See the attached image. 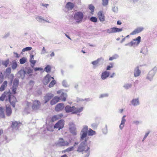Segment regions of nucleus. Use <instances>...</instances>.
<instances>
[{
  "label": "nucleus",
  "instance_id": "nucleus-14",
  "mask_svg": "<svg viewBox=\"0 0 157 157\" xmlns=\"http://www.w3.org/2000/svg\"><path fill=\"white\" fill-rule=\"evenodd\" d=\"M63 103H60L57 104L55 107V110L57 112H59L63 110L64 108Z\"/></svg>",
  "mask_w": 157,
  "mask_h": 157
},
{
  "label": "nucleus",
  "instance_id": "nucleus-53",
  "mask_svg": "<svg viewBox=\"0 0 157 157\" xmlns=\"http://www.w3.org/2000/svg\"><path fill=\"white\" fill-rule=\"evenodd\" d=\"M34 56L33 55H31L30 56V59H33Z\"/></svg>",
  "mask_w": 157,
  "mask_h": 157
},
{
  "label": "nucleus",
  "instance_id": "nucleus-36",
  "mask_svg": "<svg viewBox=\"0 0 157 157\" xmlns=\"http://www.w3.org/2000/svg\"><path fill=\"white\" fill-rule=\"evenodd\" d=\"M27 61V59L25 57H23L20 60V63L23 64L25 63Z\"/></svg>",
  "mask_w": 157,
  "mask_h": 157
},
{
  "label": "nucleus",
  "instance_id": "nucleus-35",
  "mask_svg": "<svg viewBox=\"0 0 157 157\" xmlns=\"http://www.w3.org/2000/svg\"><path fill=\"white\" fill-rule=\"evenodd\" d=\"M74 147L73 146L71 147H69L67 148L66 149H65V150H64V152H69L71 151H72L74 150Z\"/></svg>",
  "mask_w": 157,
  "mask_h": 157
},
{
  "label": "nucleus",
  "instance_id": "nucleus-61",
  "mask_svg": "<svg viewBox=\"0 0 157 157\" xmlns=\"http://www.w3.org/2000/svg\"><path fill=\"white\" fill-rule=\"evenodd\" d=\"M78 143H75V144L74 145V146H75V145H78Z\"/></svg>",
  "mask_w": 157,
  "mask_h": 157
},
{
  "label": "nucleus",
  "instance_id": "nucleus-16",
  "mask_svg": "<svg viewBox=\"0 0 157 157\" xmlns=\"http://www.w3.org/2000/svg\"><path fill=\"white\" fill-rule=\"evenodd\" d=\"M6 115L7 116H10L11 114L12 110L10 105H6Z\"/></svg>",
  "mask_w": 157,
  "mask_h": 157
},
{
  "label": "nucleus",
  "instance_id": "nucleus-4",
  "mask_svg": "<svg viewBox=\"0 0 157 157\" xmlns=\"http://www.w3.org/2000/svg\"><path fill=\"white\" fill-rule=\"evenodd\" d=\"M86 142L85 140L84 142H82L78 147L77 149V151L79 152H83V153L85 152L87 153V155L86 156V157H88L89 155V149L90 148L86 144Z\"/></svg>",
  "mask_w": 157,
  "mask_h": 157
},
{
  "label": "nucleus",
  "instance_id": "nucleus-2",
  "mask_svg": "<svg viewBox=\"0 0 157 157\" xmlns=\"http://www.w3.org/2000/svg\"><path fill=\"white\" fill-rule=\"evenodd\" d=\"M51 80V81L48 86V87L51 88L53 87L56 83V81L54 80L53 77H52L49 74H48L44 78L42 81L43 84L46 85H47Z\"/></svg>",
  "mask_w": 157,
  "mask_h": 157
},
{
  "label": "nucleus",
  "instance_id": "nucleus-18",
  "mask_svg": "<svg viewBox=\"0 0 157 157\" xmlns=\"http://www.w3.org/2000/svg\"><path fill=\"white\" fill-rule=\"evenodd\" d=\"M10 93L9 92L5 91L1 96L0 97V100L2 101H3L6 96H8V98Z\"/></svg>",
  "mask_w": 157,
  "mask_h": 157
},
{
  "label": "nucleus",
  "instance_id": "nucleus-37",
  "mask_svg": "<svg viewBox=\"0 0 157 157\" xmlns=\"http://www.w3.org/2000/svg\"><path fill=\"white\" fill-rule=\"evenodd\" d=\"M32 49V48L30 47H28L25 48H24L22 50V52H23L26 51H28L31 50Z\"/></svg>",
  "mask_w": 157,
  "mask_h": 157
},
{
  "label": "nucleus",
  "instance_id": "nucleus-58",
  "mask_svg": "<svg viewBox=\"0 0 157 157\" xmlns=\"http://www.w3.org/2000/svg\"><path fill=\"white\" fill-rule=\"evenodd\" d=\"M38 19H39V21H42V20H43L41 18H39Z\"/></svg>",
  "mask_w": 157,
  "mask_h": 157
},
{
  "label": "nucleus",
  "instance_id": "nucleus-8",
  "mask_svg": "<svg viewBox=\"0 0 157 157\" xmlns=\"http://www.w3.org/2000/svg\"><path fill=\"white\" fill-rule=\"evenodd\" d=\"M141 40L140 36H138L136 39L133 40L131 42L128 43L127 45L130 46H136L140 43Z\"/></svg>",
  "mask_w": 157,
  "mask_h": 157
},
{
  "label": "nucleus",
  "instance_id": "nucleus-63",
  "mask_svg": "<svg viewBox=\"0 0 157 157\" xmlns=\"http://www.w3.org/2000/svg\"><path fill=\"white\" fill-rule=\"evenodd\" d=\"M82 52H83V53H85V52L83 50H82Z\"/></svg>",
  "mask_w": 157,
  "mask_h": 157
},
{
  "label": "nucleus",
  "instance_id": "nucleus-7",
  "mask_svg": "<svg viewBox=\"0 0 157 157\" xmlns=\"http://www.w3.org/2000/svg\"><path fill=\"white\" fill-rule=\"evenodd\" d=\"M7 100H9L10 104L13 108L15 107V104L17 102V100L16 97L12 95L11 93L9 95L8 99L6 98V101Z\"/></svg>",
  "mask_w": 157,
  "mask_h": 157
},
{
  "label": "nucleus",
  "instance_id": "nucleus-6",
  "mask_svg": "<svg viewBox=\"0 0 157 157\" xmlns=\"http://www.w3.org/2000/svg\"><path fill=\"white\" fill-rule=\"evenodd\" d=\"M83 18V14L81 12H77L74 16V19L78 23L81 22Z\"/></svg>",
  "mask_w": 157,
  "mask_h": 157
},
{
  "label": "nucleus",
  "instance_id": "nucleus-55",
  "mask_svg": "<svg viewBox=\"0 0 157 157\" xmlns=\"http://www.w3.org/2000/svg\"><path fill=\"white\" fill-rule=\"evenodd\" d=\"M30 84H33L34 83V82L33 81H30L29 82Z\"/></svg>",
  "mask_w": 157,
  "mask_h": 157
},
{
  "label": "nucleus",
  "instance_id": "nucleus-29",
  "mask_svg": "<svg viewBox=\"0 0 157 157\" xmlns=\"http://www.w3.org/2000/svg\"><path fill=\"white\" fill-rule=\"evenodd\" d=\"M59 98H60V100L63 101H65L66 100V94L62 93Z\"/></svg>",
  "mask_w": 157,
  "mask_h": 157
},
{
  "label": "nucleus",
  "instance_id": "nucleus-19",
  "mask_svg": "<svg viewBox=\"0 0 157 157\" xmlns=\"http://www.w3.org/2000/svg\"><path fill=\"white\" fill-rule=\"evenodd\" d=\"M53 96V95L52 94H47L44 97V103H46L51 99Z\"/></svg>",
  "mask_w": 157,
  "mask_h": 157
},
{
  "label": "nucleus",
  "instance_id": "nucleus-52",
  "mask_svg": "<svg viewBox=\"0 0 157 157\" xmlns=\"http://www.w3.org/2000/svg\"><path fill=\"white\" fill-rule=\"evenodd\" d=\"M121 24H122V23L120 21H117V25H120Z\"/></svg>",
  "mask_w": 157,
  "mask_h": 157
},
{
  "label": "nucleus",
  "instance_id": "nucleus-59",
  "mask_svg": "<svg viewBox=\"0 0 157 157\" xmlns=\"http://www.w3.org/2000/svg\"><path fill=\"white\" fill-rule=\"evenodd\" d=\"M61 157H67V156L66 155H62Z\"/></svg>",
  "mask_w": 157,
  "mask_h": 157
},
{
  "label": "nucleus",
  "instance_id": "nucleus-33",
  "mask_svg": "<svg viewBox=\"0 0 157 157\" xmlns=\"http://www.w3.org/2000/svg\"><path fill=\"white\" fill-rule=\"evenodd\" d=\"M18 123L17 121H13L12 123L11 127L12 128H15L17 126Z\"/></svg>",
  "mask_w": 157,
  "mask_h": 157
},
{
  "label": "nucleus",
  "instance_id": "nucleus-62",
  "mask_svg": "<svg viewBox=\"0 0 157 157\" xmlns=\"http://www.w3.org/2000/svg\"><path fill=\"white\" fill-rule=\"evenodd\" d=\"M123 111V109H121L120 110V112L121 113H122V112Z\"/></svg>",
  "mask_w": 157,
  "mask_h": 157
},
{
  "label": "nucleus",
  "instance_id": "nucleus-3",
  "mask_svg": "<svg viewBox=\"0 0 157 157\" xmlns=\"http://www.w3.org/2000/svg\"><path fill=\"white\" fill-rule=\"evenodd\" d=\"M64 109L67 113L71 112L72 114H76L82 111L83 109V108L82 107L76 108L74 106H71L67 105L65 107Z\"/></svg>",
  "mask_w": 157,
  "mask_h": 157
},
{
  "label": "nucleus",
  "instance_id": "nucleus-21",
  "mask_svg": "<svg viewBox=\"0 0 157 157\" xmlns=\"http://www.w3.org/2000/svg\"><path fill=\"white\" fill-rule=\"evenodd\" d=\"M60 98L57 96L55 97L51 101L50 104L53 105L56 104L59 101Z\"/></svg>",
  "mask_w": 157,
  "mask_h": 157
},
{
  "label": "nucleus",
  "instance_id": "nucleus-42",
  "mask_svg": "<svg viewBox=\"0 0 157 157\" xmlns=\"http://www.w3.org/2000/svg\"><path fill=\"white\" fill-rule=\"evenodd\" d=\"M99 61V59H98L92 62V63L94 65H96L98 63Z\"/></svg>",
  "mask_w": 157,
  "mask_h": 157
},
{
  "label": "nucleus",
  "instance_id": "nucleus-49",
  "mask_svg": "<svg viewBox=\"0 0 157 157\" xmlns=\"http://www.w3.org/2000/svg\"><path fill=\"white\" fill-rule=\"evenodd\" d=\"M13 53L15 55H16V57L18 58L19 57V55L17 53L14 52Z\"/></svg>",
  "mask_w": 157,
  "mask_h": 157
},
{
  "label": "nucleus",
  "instance_id": "nucleus-40",
  "mask_svg": "<svg viewBox=\"0 0 157 157\" xmlns=\"http://www.w3.org/2000/svg\"><path fill=\"white\" fill-rule=\"evenodd\" d=\"M131 86L132 85L131 84H128L125 85L124 86V87L125 89H127L131 87Z\"/></svg>",
  "mask_w": 157,
  "mask_h": 157
},
{
  "label": "nucleus",
  "instance_id": "nucleus-28",
  "mask_svg": "<svg viewBox=\"0 0 157 157\" xmlns=\"http://www.w3.org/2000/svg\"><path fill=\"white\" fill-rule=\"evenodd\" d=\"M140 71L138 67H137L135 69L134 73V76L135 77L139 76L140 75Z\"/></svg>",
  "mask_w": 157,
  "mask_h": 157
},
{
  "label": "nucleus",
  "instance_id": "nucleus-34",
  "mask_svg": "<svg viewBox=\"0 0 157 157\" xmlns=\"http://www.w3.org/2000/svg\"><path fill=\"white\" fill-rule=\"evenodd\" d=\"M17 64L16 62L15 61H13L12 66V68L13 69H15L17 68Z\"/></svg>",
  "mask_w": 157,
  "mask_h": 157
},
{
  "label": "nucleus",
  "instance_id": "nucleus-54",
  "mask_svg": "<svg viewBox=\"0 0 157 157\" xmlns=\"http://www.w3.org/2000/svg\"><path fill=\"white\" fill-rule=\"evenodd\" d=\"M54 53L53 52H52L50 54V56L51 57H53L54 56Z\"/></svg>",
  "mask_w": 157,
  "mask_h": 157
},
{
  "label": "nucleus",
  "instance_id": "nucleus-23",
  "mask_svg": "<svg viewBox=\"0 0 157 157\" xmlns=\"http://www.w3.org/2000/svg\"><path fill=\"white\" fill-rule=\"evenodd\" d=\"M143 30V28H137L135 30H134L133 32H132L131 33V35H135L136 34L138 33L141 32Z\"/></svg>",
  "mask_w": 157,
  "mask_h": 157
},
{
  "label": "nucleus",
  "instance_id": "nucleus-32",
  "mask_svg": "<svg viewBox=\"0 0 157 157\" xmlns=\"http://www.w3.org/2000/svg\"><path fill=\"white\" fill-rule=\"evenodd\" d=\"M51 70V67L49 65H48L44 68V70L47 73L50 72Z\"/></svg>",
  "mask_w": 157,
  "mask_h": 157
},
{
  "label": "nucleus",
  "instance_id": "nucleus-57",
  "mask_svg": "<svg viewBox=\"0 0 157 157\" xmlns=\"http://www.w3.org/2000/svg\"><path fill=\"white\" fill-rule=\"evenodd\" d=\"M114 75H115V73H113L112 74V75H111V76H110V77L111 78H112V77H113V76Z\"/></svg>",
  "mask_w": 157,
  "mask_h": 157
},
{
  "label": "nucleus",
  "instance_id": "nucleus-41",
  "mask_svg": "<svg viewBox=\"0 0 157 157\" xmlns=\"http://www.w3.org/2000/svg\"><path fill=\"white\" fill-rule=\"evenodd\" d=\"M113 67V64L112 63H110V65L108 66L106 68V70H110V68H112Z\"/></svg>",
  "mask_w": 157,
  "mask_h": 157
},
{
  "label": "nucleus",
  "instance_id": "nucleus-15",
  "mask_svg": "<svg viewBox=\"0 0 157 157\" xmlns=\"http://www.w3.org/2000/svg\"><path fill=\"white\" fill-rule=\"evenodd\" d=\"M63 117V115L62 113H60L53 116L51 119V121L54 122L55 121L61 119Z\"/></svg>",
  "mask_w": 157,
  "mask_h": 157
},
{
  "label": "nucleus",
  "instance_id": "nucleus-31",
  "mask_svg": "<svg viewBox=\"0 0 157 157\" xmlns=\"http://www.w3.org/2000/svg\"><path fill=\"white\" fill-rule=\"evenodd\" d=\"M9 63V59H8L6 61H3L2 62V64L3 66H5V67H7L8 64Z\"/></svg>",
  "mask_w": 157,
  "mask_h": 157
},
{
  "label": "nucleus",
  "instance_id": "nucleus-10",
  "mask_svg": "<svg viewBox=\"0 0 157 157\" xmlns=\"http://www.w3.org/2000/svg\"><path fill=\"white\" fill-rule=\"evenodd\" d=\"M69 144V143L67 141H65L62 138L59 139L58 142L57 143V145L60 147L67 146Z\"/></svg>",
  "mask_w": 157,
  "mask_h": 157
},
{
  "label": "nucleus",
  "instance_id": "nucleus-20",
  "mask_svg": "<svg viewBox=\"0 0 157 157\" xmlns=\"http://www.w3.org/2000/svg\"><path fill=\"white\" fill-rule=\"evenodd\" d=\"M19 72L20 73L23 74L24 75L26 74H29L33 72V70L29 68H27L25 71H20Z\"/></svg>",
  "mask_w": 157,
  "mask_h": 157
},
{
  "label": "nucleus",
  "instance_id": "nucleus-44",
  "mask_svg": "<svg viewBox=\"0 0 157 157\" xmlns=\"http://www.w3.org/2000/svg\"><path fill=\"white\" fill-rule=\"evenodd\" d=\"M89 8L90 10H94L95 8L93 5L90 4L89 6Z\"/></svg>",
  "mask_w": 157,
  "mask_h": 157
},
{
  "label": "nucleus",
  "instance_id": "nucleus-26",
  "mask_svg": "<svg viewBox=\"0 0 157 157\" xmlns=\"http://www.w3.org/2000/svg\"><path fill=\"white\" fill-rule=\"evenodd\" d=\"M7 85V81H4L0 87V91H4Z\"/></svg>",
  "mask_w": 157,
  "mask_h": 157
},
{
  "label": "nucleus",
  "instance_id": "nucleus-38",
  "mask_svg": "<svg viewBox=\"0 0 157 157\" xmlns=\"http://www.w3.org/2000/svg\"><path fill=\"white\" fill-rule=\"evenodd\" d=\"M90 20L93 22H96L97 21V18L95 17H93L90 18Z\"/></svg>",
  "mask_w": 157,
  "mask_h": 157
},
{
  "label": "nucleus",
  "instance_id": "nucleus-25",
  "mask_svg": "<svg viewBox=\"0 0 157 157\" xmlns=\"http://www.w3.org/2000/svg\"><path fill=\"white\" fill-rule=\"evenodd\" d=\"M75 6L74 4L73 3L68 2L66 4L65 7L68 9H72Z\"/></svg>",
  "mask_w": 157,
  "mask_h": 157
},
{
  "label": "nucleus",
  "instance_id": "nucleus-11",
  "mask_svg": "<svg viewBox=\"0 0 157 157\" xmlns=\"http://www.w3.org/2000/svg\"><path fill=\"white\" fill-rule=\"evenodd\" d=\"M157 71V68L154 67L153 69L151 70L148 73L147 78L150 80L152 79Z\"/></svg>",
  "mask_w": 157,
  "mask_h": 157
},
{
  "label": "nucleus",
  "instance_id": "nucleus-22",
  "mask_svg": "<svg viewBox=\"0 0 157 157\" xmlns=\"http://www.w3.org/2000/svg\"><path fill=\"white\" fill-rule=\"evenodd\" d=\"M109 75V72L105 71L101 73V78L102 79L104 80L106 79Z\"/></svg>",
  "mask_w": 157,
  "mask_h": 157
},
{
  "label": "nucleus",
  "instance_id": "nucleus-60",
  "mask_svg": "<svg viewBox=\"0 0 157 157\" xmlns=\"http://www.w3.org/2000/svg\"><path fill=\"white\" fill-rule=\"evenodd\" d=\"M30 105V103L29 102H27V106H29Z\"/></svg>",
  "mask_w": 157,
  "mask_h": 157
},
{
  "label": "nucleus",
  "instance_id": "nucleus-64",
  "mask_svg": "<svg viewBox=\"0 0 157 157\" xmlns=\"http://www.w3.org/2000/svg\"><path fill=\"white\" fill-rule=\"evenodd\" d=\"M105 95H101V97H102L104 96Z\"/></svg>",
  "mask_w": 157,
  "mask_h": 157
},
{
  "label": "nucleus",
  "instance_id": "nucleus-5",
  "mask_svg": "<svg viewBox=\"0 0 157 157\" xmlns=\"http://www.w3.org/2000/svg\"><path fill=\"white\" fill-rule=\"evenodd\" d=\"M31 108L33 111H36L40 110L41 107V103L40 101L37 100H33Z\"/></svg>",
  "mask_w": 157,
  "mask_h": 157
},
{
  "label": "nucleus",
  "instance_id": "nucleus-17",
  "mask_svg": "<svg viewBox=\"0 0 157 157\" xmlns=\"http://www.w3.org/2000/svg\"><path fill=\"white\" fill-rule=\"evenodd\" d=\"M98 16L100 21H103L105 20V16L102 11H100L98 12Z\"/></svg>",
  "mask_w": 157,
  "mask_h": 157
},
{
  "label": "nucleus",
  "instance_id": "nucleus-43",
  "mask_svg": "<svg viewBox=\"0 0 157 157\" xmlns=\"http://www.w3.org/2000/svg\"><path fill=\"white\" fill-rule=\"evenodd\" d=\"M30 62L33 65V66L34 65L36 62V61L32 59H30Z\"/></svg>",
  "mask_w": 157,
  "mask_h": 157
},
{
  "label": "nucleus",
  "instance_id": "nucleus-9",
  "mask_svg": "<svg viewBox=\"0 0 157 157\" xmlns=\"http://www.w3.org/2000/svg\"><path fill=\"white\" fill-rule=\"evenodd\" d=\"M64 121L63 120H59L54 126V128L57 129L58 130H60L64 127Z\"/></svg>",
  "mask_w": 157,
  "mask_h": 157
},
{
  "label": "nucleus",
  "instance_id": "nucleus-1",
  "mask_svg": "<svg viewBox=\"0 0 157 157\" xmlns=\"http://www.w3.org/2000/svg\"><path fill=\"white\" fill-rule=\"evenodd\" d=\"M87 134L89 136H92L95 134L96 132L91 128H90L88 130V127L87 126H84L81 132V140H85V141L86 142L89 138L87 136Z\"/></svg>",
  "mask_w": 157,
  "mask_h": 157
},
{
  "label": "nucleus",
  "instance_id": "nucleus-30",
  "mask_svg": "<svg viewBox=\"0 0 157 157\" xmlns=\"http://www.w3.org/2000/svg\"><path fill=\"white\" fill-rule=\"evenodd\" d=\"M139 100L138 99H133L132 101V104L133 105H137L139 104Z\"/></svg>",
  "mask_w": 157,
  "mask_h": 157
},
{
  "label": "nucleus",
  "instance_id": "nucleus-27",
  "mask_svg": "<svg viewBox=\"0 0 157 157\" xmlns=\"http://www.w3.org/2000/svg\"><path fill=\"white\" fill-rule=\"evenodd\" d=\"M125 117V116H124L122 117L121 123L120 125V128L121 129H122L124 126V124L126 121V120L124 118Z\"/></svg>",
  "mask_w": 157,
  "mask_h": 157
},
{
  "label": "nucleus",
  "instance_id": "nucleus-13",
  "mask_svg": "<svg viewBox=\"0 0 157 157\" xmlns=\"http://www.w3.org/2000/svg\"><path fill=\"white\" fill-rule=\"evenodd\" d=\"M69 130L71 133L74 135L76 134V128L75 125L73 123H71L69 124Z\"/></svg>",
  "mask_w": 157,
  "mask_h": 157
},
{
  "label": "nucleus",
  "instance_id": "nucleus-56",
  "mask_svg": "<svg viewBox=\"0 0 157 157\" xmlns=\"http://www.w3.org/2000/svg\"><path fill=\"white\" fill-rule=\"evenodd\" d=\"M65 35L68 39H69L70 40H71V38L68 35L66 34H65Z\"/></svg>",
  "mask_w": 157,
  "mask_h": 157
},
{
  "label": "nucleus",
  "instance_id": "nucleus-51",
  "mask_svg": "<svg viewBox=\"0 0 157 157\" xmlns=\"http://www.w3.org/2000/svg\"><path fill=\"white\" fill-rule=\"evenodd\" d=\"M133 123L136 124H138L139 123V122L138 121H135L133 122Z\"/></svg>",
  "mask_w": 157,
  "mask_h": 157
},
{
  "label": "nucleus",
  "instance_id": "nucleus-45",
  "mask_svg": "<svg viewBox=\"0 0 157 157\" xmlns=\"http://www.w3.org/2000/svg\"><path fill=\"white\" fill-rule=\"evenodd\" d=\"M6 72L7 73L10 74L11 72V69L10 67H8L7 68L6 70Z\"/></svg>",
  "mask_w": 157,
  "mask_h": 157
},
{
  "label": "nucleus",
  "instance_id": "nucleus-46",
  "mask_svg": "<svg viewBox=\"0 0 157 157\" xmlns=\"http://www.w3.org/2000/svg\"><path fill=\"white\" fill-rule=\"evenodd\" d=\"M34 70L35 71H41L43 70V69L40 67H36L34 68Z\"/></svg>",
  "mask_w": 157,
  "mask_h": 157
},
{
  "label": "nucleus",
  "instance_id": "nucleus-24",
  "mask_svg": "<svg viewBox=\"0 0 157 157\" xmlns=\"http://www.w3.org/2000/svg\"><path fill=\"white\" fill-rule=\"evenodd\" d=\"M5 110L4 108L1 107H0V117L2 118H5Z\"/></svg>",
  "mask_w": 157,
  "mask_h": 157
},
{
  "label": "nucleus",
  "instance_id": "nucleus-48",
  "mask_svg": "<svg viewBox=\"0 0 157 157\" xmlns=\"http://www.w3.org/2000/svg\"><path fill=\"white\" fill-rule=\"evenodd\" d=\"M148 134H149L148 132L147 133L145 134L144 137L143 141L144 140L146 139V138L147 137Z\"/></svg>",
  "mask_w": 157,
  "mask_h": 157
},
{
  "label": "nucleus",
  "instance_id": "nucleus-47",
  "mask_svg": "<svg viewBox=\"0 0 157 157\" xmlns=\"http://www.w3.org/2000/svg\"><path fill=\"white\" fill-rule=\"evenodd\" d=\"M16 88H14L13 87V89L12 90V91L13 94H16Z\"/></svg>",
  "mask_w": 157,
  "mask_h": 157
},
{
  "label": "nucleus",
  "instance_id": "nucleus-50",
  "mask_svg": "<svg viewBox=\"0 0 157 157\" xmlns=\"http://www.w3.org/2000/svg\"><path fill=\"white\" fill-rule=\"evenodd\" d=\"M115 58L114 57H110L109 58V60H112L114 59H115Z\"/></svg>",
  "mask_w": 157,
  "mask_h": 157
},
{
  "label": "nucleus",
  "instance_id": "nucleus-12",
  "mask_svg": "<svg viewBox=\"0 0 157 157\" xmlns=\"http://www.w3.org/2000/svg\"><path fill=\"white\" fill-rule=\"evenodd\" d=\"M123 30V28H118L116 27H113L110 29H107V32L108 33L110 34L113 33L119 32H121Z\"/></svg>",
  "mask_w": 157,
  "mask_h": 157
},
{
  "label": "nucleus",
  "instance_id": "nucleus-39",
  "mask_svg": "<svg viewBox=\"0 0 157 157\" xmlns=\"http://www.w3.org/2000/svg\"><path fill=\"white\" fill-rule=\"evenodd\" d=\"M109 0H102V4L104 6L107 5L108 3Z\"/></svg>",
  "mask_w": 157,
  "mask_h": 157
}]
</instances>
